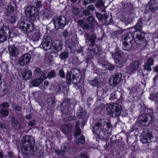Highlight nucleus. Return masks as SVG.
Here are the masks:
<instances>
[{"label": "nucleus", "mask_w": 158, "mask_h": 158, "mask_svg": "<svg viewBox=\"0 0 158 158\" xmlns=\"http://www.w3.org/2000/svg\"><path fill=\"white\" fill-rule=\"evenodd\" d=\"M105 66L106 67V69L107 70L110 71L114 70L115 69V67L114 65L109 63L108 62L105 64Z\"/></svg>", "instance_id": "nucleus-35"}, {"label": "nucleus", "mask_w": 158, "mask_h": 158, "mask_svg": "<svg viewBox=\"0 0 158 158\" xmlns=\"http://www.w3.org/2000/svg\"><path fill=\"white\" fill-rule=\"evenodd\" d=\"M55 97L54 95L51 94L47 99V108L52 111V109L56 105V101H55Z\"/></svg>", "instance_id": "nucleus-15"}, {"label": "nucleus", "mask_w": 158, "mask_h": 158, "mask_svg": "<svg viewBox=\"0 0 158 158\" xmlns=\"http://www.w3.org/2000/svg\"><path fill=\"white\" fill-rule=\"evenodd\" d=\"M31 56L30 54L26 53L19 59V63L20 65L23 66L28 64L31 60Z\"/></svg>", "instance_id": "nucleus-14"}, {"label": "nucleus", "mask_w": 158, "mask_h": 158, "mask_svg": "<svg viewBox=\"0 0 158 158\" xmlns=\"http://www.w3.org/2000/svg\"><path fill=\"white\" fill-rule=\"evenodd\" d=\"M0 114L2 115L3 117H6L8 116L9 112L7 110L2 109L0 110Z\"/></svg>", "instance_id": "nucleus-44"}, {"label": "nucleus", "mask_w": 158, "mask_h": 158, "mask_svg": "<svg viewBox=\"0 0 158 158\" xmlns=\"http://www.w3.org/2000/svg\"><path fill=\"white\" fill-rule=\"evenodd\" d=\"M136 0H127V2L123 3V8L125 10H132L135 8L136 6H134Z\"/></svg>", "instance_id": "nucleus-16"}, {"label": "nucleus", "mask_w": 158, "mask_h": 158, "mask_svg": "<svg viewBox=\"0 0 158 158\" xmlns=\"http://www.w3.org/2000/svg\"><path fill=\"white\" fill-rule=\"evenodd\" d=\"M146 63L150 65H152L154 63V59L151 58H150L148 59Z\"/></svg>", "instance_id": "nucleus-56"}, {"label": "nucleus", "mask_w": 158, "mask_h": 158, "mask_svg": "<svg viewBox=\"0 0 158 158\" xmlns=\"http://www.w3.org/2000/svg\"><path fill=\"white\" fill-rule=\"evenodd\" d=\"M43 38L40 46V48L46 49L45 47L47 48L49 46L50 44L52 42V40L51 37L48 36H45Z\"/></svg>", "instance_id": "nucleus-21"}, {"label": "nucleus", "mask_w": 158, "mask_h": 158, "mask_svg": "<svg viewBox=\"0 0 158 158\" xmlns=\"http://www.w3.org/2000/svg\"><path fill=\"white\" fill-rule=\"evenodd\" d=\"M121 76H120L119 73H117L115 74L113 80V84L115 86L118 84L121 81Z\"/></svg>", "instance_id": "nucleus-32"}, {"label": "nucleus", "mask_w": 158, "mask_h": 158, "mask_svg": "<svg viewBox=\"0 0 158 158\" xmlns=\"http://www.w3.org/2000/svg\"><path fill=\"white\" fill-rule=\"evenodd\" d=\"M80 79L78 77L76 76L74 74H72L71 82L73 83L77 84L80 82Z\"/></svg>", "instance_id": "nucleus-36"}, {"label": "nucleus", "mask_w": 158, "mask_h": 158, "mask_svg": "<svg viewBox=\"0 0 158 158\" xmlns=\"http://www.w3.org/2000/svg\"><path fill=\"white\" fill-rule=\"evenodd\" d=\"M96 39V36L94 34L87 36L85 41L87 43L89 44V47H95L96 48V46H98L95 44Z\"/></svg>", "instance_id": "nucleus-19"}, {"label": "nucleus", "mask_w": 158, "mask_h": 158, "mask_svg": "<svg viewBox=\"0 0 158 158\" xmlns=\"http://www.w3.org/2000/svg\"><path fill=\"white\" fill-rule=\"evenodd\" d=\"M115 63L118 67L122 68L123 66L126 63L125 57L114 59Z\"/></svg>", "instance_id": "nucleus-25"}, {"label": "nucleus", "mask_w": 158, "mask_h": 158, "mask_svg": "<svg viewBox=\"0 0 158 158\" xmlns=\"http://www.w3.org/2000/svg\"><path fill=\"white\" fill-rule=\"evenodd\" d=\"M36 7L38 9H40L41 7H42V3L41 1H38L36 3Z\"/></svg>", "instance_id": "nucleus-60"}, {"label": "nucleus", "mask_w": 158, "mask_h": 158, "mask_svg": "<svg viewBox=\"0 0 158 158\" xmlns=\"http://www.w3.org/2000/svg\"><path fill=\"white\" fill-rule=\"evenodd\" d=\"M75 131L74 134V137L75 139H77V137L81 134V130L79 125H75Z\"/></svg>", "instance_id": "nucleus-33"}, {"label": "nucleus", "mask_w": 158, "mask_h": 158, "mask_svg": "<svg viewBox=\"0 0 158 158\" xmlns=\"http://www.w3.org/2000/svg\"><path fill=\"white\" fill-rule=\"evenodd\" d=\"M46 78L44 74H42L40 77L33 79L31 81V83L34 87L38 86Z\"/></svg>", "instance_id": "nucleus-22"}, {"label": "nucleus", "mask_w": 158, "mask_h": 158, "mask_svg": "<svg viewBox=\"0 0 158 158\" xmlns=\"http://www.w3.org/2000/svg\"><path fill=\"white\" fill-rule=\"evenodd\" d=\"M76 117L74 115H72L68 116L63 118V121L64 122H69L70 121L76 120Z\"/></svg>", "instance_id": "nucleus-37"}, {"label": "nucleus", "mask_w": 158, "mask_h": 158, "mask_svg": "<svg viewBox=\"0 0 158 158\" xmlns=\"http://www.w3.org/2000/svg\"><path fill=\"white\" fill-rule=\"evenodd\" d=\"M112 127L110 123L105 119H100L94 127V132L100 136L108 135Z\"/></svg>", "instance_id": "nucleus-2"}, {"label": "nucleus", "mask_w": 158, "mask_h": 158, "mask_svg": "<svg viewBox=\"0 0 158 158\" xmlns=\"http://www.w3.org/2000/svg\"><path fill=\"white\" fill-rule=\"evenodd\" d=\"M63 152L62 150H55V152L56 155L58 156H60L62 155V154Z\"/></svg>", "instance_id": "nucleus-59"}, {"label": "nucleus", "mask_w": 158, "mask_h": 158, "mask_svg": "<svg viewBox=\"0 0 158 158\" xmlns=\"http://www.w3.org/2000/svg\"><path fill=\"white\" fill-rule=\"evenodd\" d=\"M87 9L89 11H93L95 10L94 6L92 5H89L87 7Z\"/></svg>", "instance_id": "nucleus-61"}, {"label": "nucleus", "mask_w": 158, "mask_h": 158, "mask_svg": "<svg viewBox=\"0 0 158 158\" xmlns=\"http://www.w3.org/2000/svg\"><path fill=\"white\" fill-rule=\"evenodd\" d=\"M87 22L89 24L91 25H94L95 24V20L94 17L93 16H89L87 19Z\"/></svg>", "instance_id": "nucleus-39"}, {"label": "nucleus", "mask_w": 158, "mask_h": 158, "mask_svg": "<svg viewBox=\"0 0 158 158\" xmlns=\"http://www.w3.org/2000/svg\"><path fill=\"white\" fill-rule=\"evenodd\" d=\"M86 114V111L83 108L80 106L77 112V114L78 117L81 119H84L85 118Z\"/></svg>", "instance_id": "nucleus-28"}, {"label": "nucleus", "mask_w": 158, "mask_h": 158, "mask_svg": "<svg viewBox=\"0 0 158 158\" xmlns=\"http://www.w3.org/2000/svg\"><path fill=\"white\" fill-rule=\"evenodd\" d=\"M140 110L142 113L143 114H145V113L148 110H148V109L145 106H141L139 109Z\"/></svg>", "instance_id": "nucleus-51"}, {"label": "nucleus", "mask_w": 158, "mask_h": 158, "mask_svg": "<svg viewBox=\"0 0 158 158\" xmlns=\"http://www.w3.org/2000/svg\"><path fill=\"white\" fill-rule=\"evenodd\" d=\"M7 12L9 14H13L15 11L14 7L11 5L8 6L7 8Z\"/></svg>", "instance_id": "nucleus-48"}, {"label": "nucleus", "mask_w": 158, "mask_h": 158, "mask_svg": "<svg viewBox=\"0 0 158 158\" xmlns=\"http://www.w3.org/2000/svg\"><path fill=\"white\" fill-rule=\"evenodd\" d=\"M40 34L39 33H35L32 36L33 40L34 41H37L39 40L40 38Z\"/></svg>", "instance_id": "nucleus-47"}, {"label": "nucleus", "mask_w": 158, "mask_h": 158, "mask_svg": "<svg viewBox=\"0 0 158 158\" xmlns=\"http://www.w3.org/2000/svg\"><path fill=\"white\" fill-rule=\"evenodd\" d=\"M72 73L68 71L67 72L66 76V80L68 83H70L71 82L72 77H71Z\"/></svg>", "instance_id": "nucleus-46"}, {"label": "nucleus", "mask_w": 158, "mask_h": 158, "mask_svg": "<svg viewBox=\"0 0 158 158\" xmlns=\"http://www.w3.org/2000/svg\"><path fill=\"white\" fill-rule=\"evenodd\" d=\"M139 63L138 61H135L130 64V70L131 72L136 71L138 69Z\"/></svg>", "instance_id": "nucleus-29"}, {"label": "nucleus", "mask_w": 158, "mask_h": 158, "mask_svg": "<svg viewBox=\"0 0 158 158\" xmlns=\"http://www.w3.org/2000/svg\"><path fill=\"white\" fill-rule=\"evenodd\" d=\"M122 106L118 104H110L106 108L107 114L112 118L117 117L121 114Z\"/></svg>", "instance_id": "nucleus-5"}, {"label": "nucleus", "mask_w": 158, "mask_h": 158, "mask_svg": "<svg viewBox=\"0 0 158 158\" xmlns=\"http://www.w3.org/2000/svg\"><path fill=\"white\" fill-rule=\"evenodd\" d=\"M45 58L48 60V62H51L53 59V56L51 52H48L45 54Z\"/></svg>", "instance_id": "nucleus-38"}, {"label": "nucleus", "mask_w": 158, "mask_h": 158, "mask_svg": "<svg viewBox=\"0 0 158 158\" xmlns=\"http://www.w3.org/2000/svg\"><path fill=\"white\" fill-rule=\"evenodd\" d=\"M99 52L98 46L96 48L95 47H90L88 48L87 51V54L88 56L91 58H94V56H97V54Z\"/></svg>", "instance_id": "nucleus-18"}, {"label": "nucleus", "mask_w": 158, "mask_h": 158, "mask_svg": "<svg viewBox=\"0 0 158 158\" xmlns=\"http://www.w3.org/2000/svg\"><path fill=\"white\" fill-rule=\"evenodd\" d=\"M63 35L65 38H67L68 37H69V32L67 29H65L64 31Z\"/></svg>", "instance_id": "nucleus-58"}, {"label": "nucleus", "mask_w": 158, "mask_h": 158, "mask_svg": "<svg viewBox=\"0 0 158 158\" xmlns=\"http://www.w3.org/2000/svg\"><path fill=\"white\" fill-rule=\"evenodd\" d=\"M62 128L63 132L64 134H68L71 132L72 126L71 124L67 123L63 125Z\"/></svg>", "instance_id": "nucleus-27"}, {"label": "nucleus", "mask_w": 158, "mask_h": 158, "mask_svg": "<svg viewBox=\"0 0 158 158\" xmlns=\"http://www.w3.org/2000/svg\"><path fill=\"white\" fill-rule=\"evenodd\" d=\"M82 27L83 29L86 30L89 28L90 26V25H89L88 24L85 23L83 24Z\"/></svg>", "instance_id": "nucleus-64"}, {"label": "nucleus", "mask_w": 158, "mask_h": 158, "mask_svg": "<svg viewBox=\"0 0 158 158\" xmlns=\"http://www.w3.org/2000/svg\"><path fill=\"white\" fill-rule=\"evenodd\" d=\"M10 35L9 27L6 26H4L1 27L0 30V42L3 43L6 41L7 37Z\"/></svg>", "instance_id": "nucleus-11"}, {"label": "nucleus", "mask_w": 158, "mask_h": 158, "mask_svg": "<svg viewBox=\"0 0 158 158\" xmlns=\"http://www.w3.org/2000/svg\"><path fill=\"white\" fill-rule=\"evenodd\" d=\"M69 149V145L66 143L63 144L61 146V149L63 152L68 151Z\"/></svg>", "instance_id": "nucleus-43"}, {"label": "nucleus", "mask_w": 158, "mask_h": 158, "mask_svg": "<svg viewBox=\"0 0 158 158\" xmlns=\"http://www.w3.org/2000/svg\"><path fill=\"white\" fill-rule=\"evenodd\" d=\"M12 108L14 110L16 111H21V108L20 106L16 105H13Z\"/></svg>", "instance_id": "nucleus-53"}, {"label": "nucleus", "mask_w": 158, "mask_h": 158, "mask_svg": "<svg viewBox=\"0 0 158 158\" xmlns=\"http://www.w3.org/2000/svg\"><path fill=\"white\" fill-rule=\"evenodd\" d=\"M35 140L31 136H26L20 144L21 151L23 153L28 155V151H34L35 145Z\"/></svg>", "instance_id": "nucleus-3"}, {"label": "nucleus", "mask_w": 158, "mask_h": 158, "mask_svg": "<svg viewBox=\"0 0 158 158\" xmlns=\"http://www.w3.org/2000/svg\"><path fill=\"white\" fill-rule=\"evenodd\" d=\"M141 127L138 124V123L137 122V123H135L134 125H133L131 128L132 131H135L139 132V127Z\"/></svg>", "instance_id": "nucleus-45"}, {"label": "nucleus", "mask_w": 158, "mask_h": 158, "mask_svg": "<svg viewBox=\"0 0 158 158\" xmlns=\"http://www.w3.org/2000/svg\"><path fill=\"white\" fill-rule=\"evenodd\" d=\"M95 15L96 17L100 21L103 22L109 23L111 22L112 17L111 13L109 11H105L104 15L101 14L99 12H96Z\"/></svg>", "instance_id": "nucleus-8"}, {"label": "nucleus", "mask_w": 158, "mask_h": 158, "mask_svg": "<svg viewBox=\"0 0 158 158\" xmlns=\"http://www.w3.org/2000/svg\"><path fill=\"white\" fill-rule=\"evenodd\" d=\"M127 33H125L122 37L123 40V49L125 51H128L130 50L132 47V40L130 38L129 36H126L127 35Z\"/></svg>", "instance_id": "nucleus-10"}, {"label": "nucleus", "mask_w": 158, "mask_h": 158, "mask_svg": "<svg viewBox=\"0 0 158 158\" xmlns=\"http://www.w3.org/2000/svg\"><path fill=\"white\" fill-rule=\"evenodd\" d=\"M53 23L56 29H63L66 25L67 19L64 16H55L53 19Z\"/></svg>", "instance_id": "nucleus-6"}, {"label": "nucleus", "mask_w": 158, "mask_h": 158, "mask_svg": "<svg viewBox=\"0 0 158 158\" xmlns=\"http://www.w3.org/2000/svg\"><path fill=\"white\" fill-rule=\"evenodd\" d=\"M49 78H52L56 76V73L54 71L52 70L50 71L47 75Z\"/></svg>", "instance_id": "nucleus-49"}, {"label": "nucleus", "mask_w": 158, "mask_h": 158, "mask_svg": "<svg viewBox=\"0 0 158 158\" xmlns=\"http://www.w3.org/2000/svg\"><path fill=\"white\" fill-rule=\"evenodd\" d=\"M104 5L102 0H98L95 4L96 7L100 9H102Z\"/></svg>", "instance_id": "nucleus-41"}, {"label": "nucleus", "mask_w": 158, "mask_h": 158, "mask_svg": "<svg viewBox=\"0 0 158 158\" xmlns=\"http://www.w3.org/2000/svg\"><path fill=\"white\" fill-rule=\"evenodd\" d=\"M141 135V140L144 143H149L153 137L152 132L148 128L144 129Z\"/></svg>", "instance_id": "nucleus-12"}, {"label": "nucleus", "mask_w": 158, "mask_h": 158, "mask_svg": "<svg viewBox=\"0 0 158 158\" xmlns=\"http://www.w3.org/2000/svg\"><path fill=\"white\" fill-rule=\"evenodd\" d=\"M57 109L61 113L62 116L71 114L73 113L72 109L69 108L68 103L65 102H62L58 106Z\"/></svg>", "instance_id": "nucleus-9"}, {"label": "nucleus", "mask_w": 158, "mask_h": 158, "mask_svg": "<svg viewBox=\"0 0 158 158\" xmlns=\"http://www.w3.org/2000/svg\"><path fill=\"white\" fill-rule=\"evenodd\" d=\"M48 13V12L47 11H43L41 12V14L44 17L48 18L49 16V15Z\"/></svg>", "instance_id": "nucleus-62"}, {"label": "nucleus", "mask_w": 158, "mask_h": 158, "mask_svg": "<svg viewBox=\"0 0 158 158\" xmlns=\"http://www.w3.org/2000/svg\"><path fill=\"white\" fill-rule=\"evenodd\" d=\"M32 72L29 69H26L22 74V77L23 80H29L32 76Z\"/></svg>", "instance_id": "nucleus-26"}, {"label": "nucleus", "mask_w": 158, "mask_h": 158, "mask_svg": "<svg viewBox=\"0 0 158 158\" xmlns=\"http://www.w3.org/2000/svg\"><path fill=\"white\" fill-rule=\"evenodd\" d=\"M59 74L60 77L62 78H64L65 73L63 69H61L59 71Z\"/></svg>", "instance_id": "nucleus-55"}, {"label": "nucleus", "mask_w": 158, "mask_h": 158, "mask_svg": "<svg viewBox=\"0 0 158 158\" xmlns=\"http://www.w3.org/2000/svg\"><path fill=\"white\" fill-rule=\"evenodd\" d=\"M76 143L79 145L83 144L85 141V137L83 135H81L80 137L76 139Z\"/></svg>", "instance_id": "nucleus-34"}, {"label": "nucleus", "mask_w": 158, "mask_h": 158, "mask_svg": "<svg viewBox=\"0 0 158 158\" xmlns=\"http://www.w3.org/2000/svg\"><path fill=\"white\" fill-rule=\"evenodd\" d=\"M151 65H150L145 63L144 66V68L146 70L148 71H151L152 70L151 68Z\"/></svg>", "instance_id": "nucleus-54"}, {"label": "nucleus", "mask_w": 158, "mask_h": 158, "mask_svg": "<svg viewBox=\"0 0 158 158\" xmlns=\"http://www.w3.org/2000/svg\"><path fill=\"white\" fill-rule=\"evenodd\" d=\"M69 53L65 52H62L60 53V57L61 60H64L67 58L69 56Z\"/></svg>", "instance_id": "nucleus-42"}, {"label": "nucleus", "mask_w": 158, "mask_h": 158, "mask_svg": "<svg viewBox=\"0 0 158 158\" xmlns=\"http://www.w3.org/2000/svg\"><path fill=\"white\" fill-rule=\"evenodd\" d=\"M148 110H148L147 111H146L145 113L144 114H145L146 115H147V117H148V115H149V116H151L153 113V110L151 109H148Z\"/></svg>", "instance_id": "nucleus-63"}, {"label": "nucleus", "mask_w": 158, "mask_h": 158, "mask_svg": "<svg viewBox=\"0 0 158 158\" xmlns=\"http://www.w3.org/2000/svg\"><path fill=\"white\" fill-rule=\"evenodd\" d=\"M148 120L147 115H146L145 114H142L137 118V122L138 123L140 126L143 127L146 125V123Z\"/></svg>", "instance_id": "nucleus-20"}, {"label": "nucleus", "mask_w": 158, "mask_h": 158, "mask_svg": "<svg viewBox=\"0 0 158 158\" xmlns=\"http://www.w3.org/2000/svg\"><path fill=\"white\" fill-rule=\"evenodd\" d=\"M124 53L118 46H117L115 48L114 52H112L111 54L113 59H115L125 57Z\"/></svg>", "instance_id": "nucleus-17"}, {"label": "nucleus", "mask_w": 158, "mask_h": 158, "mask_svg": "<svg viewBox=\"0 0 158 158\" xmlns=\"http://www.w3.org/2000/svg\"><path fill=\"white\" fill-rule=\"evenodd\" d=\"M11 122L12 126L15 129L20 130L21 128L22 125L21 123L15 117H12Z\"/></svg>", "instance_id": "nucleus-24"}, {"label": "nucleus", "mask_w": 158, "mask_h": 158, "mask_svg": "<svg viewBox=\"0 0 158 158\" xmlns=\"http://www.w3.org/2000/svg\"><path fill=\"white\" fill-rule=\"evenodd\" d=\"M89 83L94 86L98 88L101 86L100 80L97 77H95L93 80H90L89 81Z\"/></svg>", "instance_id": "nucleus-30"}, {"label": "nucleus", "mask_w": 158, "mask_h": 158, "mask_svg": "<svg viewBox=\"0 0 158 158\" xmlns=\"http://www.w3.org/2000/svg\"><path fill=\"white\" fill-rule=\"evenodd\" d=\"M35 6H28L25 9V14L28 18L32 21V23L39 19V12Z\"/></svg>", "instance_id": "nucleus-4"}, {"label": "nucleus", "mask_w": 158, "mask_h": 158, "mask_svg": "<svg viewBox=\"0 0 158 158\" xmlns=\"http://www.w3.org/2000/svg\"><path fill=\"white\" fill-rule=\"evenodd\" d=\"M79 9L76 7H74L73 8L72 12L75 15H77L79 13Z\"/></svg>", "instance_id": "nucleus-57"}, {"label": "nucleus", "mask_w": 158, "mask_h": 158, "mask_svg": "<svg viewBox=\"0 0 158 158\" xmlns=\"http://www.w3.org/2000/svg\"><path fill=\"white\" fill-rule=\"evenodd\" d=\"M17 16L15 15H13L10 17L9 20L11 24L14 23H15Z\"/></svg>", "instance_id": "nucleus-52"}, {"label": "nucleus", "mask_w": 158, "mask_h": 158, "mask_svg": "<svg viewBox=\"0 0 158 158\" xmlns=\"http://www.w3.org/2000/svg\"><path fill=\"white\" fill-rule=\"evenodd\" d=\"M67 42H68V43H67L68 47L71 50H73L76 47V44L73 41L71 40V41L69 42H68L67 41Z\"/></svg>", "instance_id": "nucleus-40"}, {"label": "nucleus", "mask_w": 158, "mask_h": 158, "mask_svg": "<svg viewBox=\"0 0 158 158\" xmlns=\"http://www.w3.org/2000/svg\"><path fill=\"white\" fill-rule=\"evenodd\" d=\"M19 28L21 30L26 33L31 32L34 29L35 26L31 21H21L19 22Z\"/></svg>", "instance_id": "nucleus-7"}, {"label": "nucleus", "mask_w": 158, "mask_h": 158, "mask_svg": "<svg viewBox=\"0 0 158 158\" xmlns=\"http://www.w3.org/2000/svg\"><path fill=\"white\" fill-rule=\"evenodd\" d=\"M53 49L56 52H58L62 49V44L60 41L56 40L51 43Z\"/></svg>", "instance_id": "nucleus-23"}, {"label": "nucleus", "mask_w": 158, "mask_h": 158, "mask_svg": "<svg viewBox=\"0 0 158 158\" xmlns=\"http://www.w3.org/2000/svg\"><path fill=\"white\" fill-rule=\"evenodd\" d=\"M9 103L7 102L2 103L0 105V108L1 109H5L9 107Z\"/></svg>", "instance_id": "nucleus-50"}, {"label": "nucleus", "mask_w": 158, "mask_h": 158, "mask_svg": "<svg viewBox=\"0 0 158 158\" xmlns=\"http://www.w3.org/2000/svg\"><path fill=\"white\" fill-rule=\"evenodd\" d=\"M143 18H140L137 23L134 26V27H131L128 30L127 35L132 41L133 40L138 44L141 45L147 42V35L141 30L143 27Z\"/></svg>", "instance_id": "nucleus-1"}, {"label": "nucleus", "mask_w": 158, "mask_h": 158, "mask_svg": "<svg viewBox=\"0 0 158 158\" xmlns=\"http://www.w3.org/2000/svg\"><path fill=\"white\" fill-rule=\"evenodd\" d=\"M8 50L11 56H15L16 55V48L15 45H9L8 47Z\"/></svg>", "instance_id": "nucleus-31"}, {"label": "nucleus", "mask_w": 158, "mask_h": 158, "mask_svg": "<svg viewBox=\"0 0 158 158\" xmlns=\"http://www.w3.org/2000/svg\"><path fill=\"white\" fill-rule=\"evenodd\" d=\"M157 1H158V0H150L147 5L145 11L150 14L154 13L157 10L156 8V4L157 3Z\"/></svg>", "instance_id": "nucleus-13"}]
</instances>
